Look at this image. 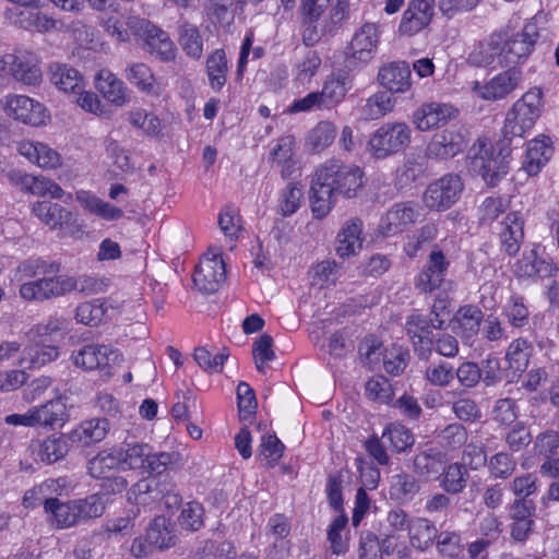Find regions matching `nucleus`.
Segmentation results:
<instances>
[{
    "instance_id": "f257e3e1",
    "label": "nucleus",
    "mask_w": 559,
    "mask_h": 559,
    "mask_svg": "<svg viewBox=\"0 0 559 559\" xmlns=\"http://www.w3.org/2000/svg\"><path fill=\"white\" fill-rule=\"evenodd\" d=\"M364 171L353 164L332 158L316 171L310 187V206L316 218H324L336 203L337 197L355 198L364 187Z\"/></svg>"
},
{
    "instance_id": "f03ea898",
    "label": "nucleus",
    "mask_w": 559,
    "mask_h": 559,
    "mask_svg": "<svg viewBox=\"0 0 559 559\" xmlns=\"http://www.w3.org/2000/svg\"><path fill=\"white\" fill-rule=\"evenodd\" d=\"M478 148L471 158V168L488 186L495 187L509 171L512 142L502 136L496 144L478 139Z\"/></svg>"
},
{
    "instance_id": "7ed1b4c3",
    "label": "nucleus",
    "mask_w": 559,
    "mask_h": 559,
    "mask_svg": "<svg viewBox=\"0 0 559 559\" xmlns=\"http://www.w3.org/2000/svg\"><path fill=\"white\" fill-rule=\"evenodd\" d=\"M543 92L533 87L519 98L508 110L502 128V136L513 142L521 140L535 126L543 112Z\"/></svg>"
},
{
    "instance_id": "20e7f679",
    "label": "nucleus",
    "mask_w": 559,
    "mask_h": 559,
    "mask_svg": "<svg viewBox=\"0 0 559 559\" xmlns=\"http://www.w3.org/2000/svg\"><path fill=\"white\" fill-rule=\"evenodd\" d=\"M381 38L379 25L366 22L353 34L344 50V68L359 71L376 58Z\"/></svg>"
},
{
    "instance_id": "39448f33",
    "label": "nucleus",
    "mask_w": 559,
    "mask_h": 559,
    "mask_svg": "<svg viewBox=\"0 0 559 559\" xmlns=\"http://www.w3.org/2000/svg\"><path fill=\"white\" fill-rule=\"evenodd\" d=\"M411 136L412 130L405 122H386L370 135L367 147L372 157L384 159L404 151Z\"/></svg>"
},
{
    "instance_id": "423d86ee",
    "label": "nucleus",
    "mask_w": 559,
    "mask_h": 559,
    "mask_svg": "<svg viewBox=\"0 0 559 559\" xmlns=\"http://www.w3.org/2000/svg\"><path fill=\"white\" fill-rule=\"evenodd\" d=\"M502 45L501 66L519 64L526 61L539 38L537 27L533 23L526 24L523 29L511 36L507 32L499 31Z\"/></svg>"
},
{
    "instance_id": "0eeeda50",
    "label": "nucleus",
    "mask_w": 559,
    "mask_h": 559,
    "mask_svg": "<svg viewBox=\"0 0 559 559\" xmlns=\"http://www.w3.org/2000/svg\"><path fill=\"white\" fill-rule=\"evenodd\" d=\"M463 189L459 175L445 174L428 185L423 195L424 204L431 211H447L460 200Z\"/></svg>"
},
{
    "instance_id": "6e6552de",
    "label": "nucleus",
    "mask_w": 559,
    "mask_h": 559,
    "mask_svg": "<svg viewBox=\"0 0 559 559\" xmlns=\"http://www.w3.org/2000/svg\"><path fill=\"white\" fill-rule=\"evenodd\" d=\"M0 71L26 85H36L41 81V71L36 55L24 49H16L12 53L2 56Z\"/></svg>"
},
{
    "instance_id": "1a4fd4ad",
    "label": "nucleus",
    "mask_w": 559,
    "mask_h": 559,
    "mask_svg": "<svg viewBox=\"0 0 559 559\" xmlns=\"http://www.w3.org/2000/svg\"><path fill=\"white\" fill-rule=\"evenodd\" d=\"M226 280V265L221 252H206L200 260L193 274V283L202 293L213 294Z\"/></svg>"
},
{
    "instance_id": "9d476101",
    "label": "nucleus",
    "mask_w": 559,
    "mask_h": 559,
    "mask_svg": "<svg viewBox=\"0 0 559 559\" xmlns=\"http://www.w3.org/2000/svg\"><path fill=\"white\" fill-rule=\"evenodd\" d=\"M522 80V71L511 67L487 82L474 81L472 91L485 100H500L510 95L521 84Z\"/></svg>"
},
{
    "instance_id": "9b49d317",
    "label": "nucleus",
    "mask_w": 559,
    "mask_h": 559,
    "mask_svg": "<svg viewBox=\"0 0 559 559\" xmlns=\"http://www.w3.org/2000/svg\"><path fill=\"white\" fill-rule=\"evenodd\" d=\"M1 106L9 117L25 124L37 127L48 119L44 105L25 95H8L1 99Z\"/></svg>"
},
{
    "instance_id": "f8f14e48",
    "label": "nucleus",
    "mask_w": 559,
    "mask_h": 559,
    "mask_svg": "<svg viewBox=\"0 0 559 559\" xmlns=\"http://www.w3.org/2000/svg\"><path fill=\"white\" fill-rule=\"evenodd\" d=\"M450 261L437 247L430 252L428 260L415 278V288L420 293H432L444 282Z\"/></svg>"
},
{
    "instance_id": "ddd939ff",
    "label": "nucleus",
    "mask_w": 559,
    "mask_h": 559,
    "mask_svg": "<svg viewBox=\"0 0 559 559\" xmlns=\"http://www.w3.org/2000/svg\"><path fill=\"white\" fill-rule=\"evenodd\" d=\"M436 0H412L403 12L399 33L402 36H414L425 29L435 15Z\"/></svg>"
},
{
    "instance_id": "4468645a",
    "label": "nucleus",
    "mask_w": 559,
    "mask_h": 559,
    "mask_svg": "<svg viewBox=\"0 0 559 559\" xmlns=\"http://www.w3.org/2000/svg\"><path fill=\"white\" fill-rule=\"evenodd\" d=\"M466 145L463 128H451L436 133L427 144L426 151L431 158L449 159L463 152Z\"/></svg>"
},
{
    "instance_id": "2eb2a0df",
    "label": "nucleus",
    "mask_w": 559,
    "mask_h": 559,
    "mask_svg": "<svg viewBox=\"0 0 559 559\" xmlns=\"http://www.w3.org/2000/svg\"><path fill=\"white\" fill-rule=\"evenodd\" d=\"M7 177L13 187L33 195H49L52 199H61L64 194L63 189L58 183L44 176H34L22 170H11Z\"/></svg>"
},
{
    "instance_id": "dca6fc26",
    "label": "nucleus",
    "mask_w": 559,
    "mask_h": 559,
    "mask_svg": "<svg viewBox=\"0 0 559 559\" xmlns=\"http://www.w3.org/2000/svg\"><path fill=\"white\" fill-rule=\"evenodd\" d=\"M420 216V207L414 202L395 203L381 218L379 228L383 236L404 231Z\"/></svg>"
},
{
    "instance_id": "f3484780",
    "label": "nucleus",
    "mask_w": 559,
    "mask_h": 559,
    "mask_svg": "<svg viewBox=\"0 0 559 559\" xmlns=\"http://www.w3.org/2000/svg\"><path fill=\"white\" fill-rule=\"evenodd\" d=\"M119 357L120 354L118 350H115L107 345L99 344L85 345L72 354V360L76 367L85 370H105L107 376L110 374V362H115Z\"/></svg>"
},
{
    "instance_id": "a211bd4d",
    "label": "nucleus",
    "mask_w": 559,
    "mask_h": 559,
    "mask_svg": "<svg viewBox=\"0 0 559 559\" xmlns=\"http://www.w3.org/2000/svg\"><path fill=\"white\" fill-rule=\"evenodd\" d=\"M515 272L520 277H552L558 272L557 265L545 254L539 245L525 251L516 262Z\"/></svg>"
},
{
    "instance_id": "6ab92c4d",
    "label": "nucleus",
    "mask_w": 559,
    "mask_h": 559,
    "mask_svg": "<svg viewBox=\"0 0 559 559\" xmlns=\"http://www.w3.org/2000/svg\"><path fill=\"white\" fill-rule=\"evenodd\" d=\"M405 329L418 359L428 361L432 354L433 336L427 317L419 313L409 316Z\"/></svg>"
},
{
    "instance_id": "aec40b11",
    "label": "nucleus",
    "mask_w": 559,
    "mask_h": 559,
    "mask_svg": "<svg viewBox=\"0 0 559 559\" xmlns=\"http://www.w3.org/2000/svg\"><path fill=\"white\" fill-rule=\"evenodd\" d=\"M457 110L444 103H425L413 114V123L419 131H429L439 128L455 118Z\"/></svg>"
},
{
    "instance_id": "412c9836",
    "label": "nucleus",
    "mask_w": 559,
    "mask_h": 559,
    "mask_svg": "<svg viewBox=\"0 0 559 559\" xmlns=\"http://www.w3.org/2000/svg\"><path fill=\"white\" fill-rule=\"evenodd\" d=\"M499 241L501 250L514 257L524 239V219L519 212L509 213L499 224Z\"/></svg>"
},
{
    "instance_id": "4be33fe9",
    "label": "nucleus",
    "mask_w": 559,
    "mask_h": 559,
    "mask_svg": "<svg viewBox=\"0 0 559 559\" xmlns=\"http://www.w3.org/2000/svg\"><path fill=\"white\" fill-rule=\"evenodd\" d=\"M381 86L391 93H405L411 86V69L405 61H392L382 66L378 72Z\"/></svg>"
},
{
    "instance_id": "5701e85b",
    "label": "nucleus",
    "mask_w": 559,
    "mask_h": 559,
    "mask_svg": "<svg viewBox=\"0 0 559 559\" xmlns=\"http://www.w3.org/2000/svg\"><path fill=\"white\" fill-rule=\"evenodd\" d=\"M352 72L344 68L343 71L332 74L325 80L321 92H318L324 108H333L344 99L353 85Z\"/></svg>"
},
{
    "instance_id": "b1692460",
    "label": "nucleus",
    "mask_w": 559,
    "mask_h": 559,
    "mask_svg": "<svg viewBox=\"0 0 559 559\" xmlns=\"http://www.w3.org/2000/svg\"><path fill=\"white\" fill-rule=\"evenodd\" d=\"M147 542L157 550H165L174 547L177 543L176 524L164 515L155 516L147 525Z\"/></svg>"
},
{
    "instance_id": "393cba45",
    "label": "nucleus",
    "mask_w": 559,
    "mask_h": 559,
    "mask_svg": "<svg viewBox=\"0 0 559 559\" xmlns=\"http://www.w3.org/2000/svg\"><path fill=\"white\" fill-rule=\"evenodd\" d=\"M500 45H502L501 35L493 32L473 48L467 62L474 67H488L497 61L501 66V51L503 50Z\"/></svg>"
},
{
    "instance_id": "a878e982",
    "label": "nucleus",
    "mask_w": 559,
    "mask_h": 559,
    "mask_svg": "<svg viewBox=\"0 0 559 559\" xmlns=\"http://www.w3.org/2000/svg\"><path fill=\"white\" fill-rule=\"evenodd\" d=\"M554 153L552 143L549 136L538 135L527 143L524 169L528 175H536L549 160Z\"/></svg>"
},
{
    "instance_id": "bb28decb",
    "label": "nucleus",
    "mask_w": 559,
    "mask_h": 559,
    "mask_svg": "<svg viewBox=\"0 0 559 559\" xmlns=\"http://www.w3.org/2000/svg\"><path fill=\"white\" fill-rule=\"evenodd\" d=\"M484 320L483 311L472 305L461 307L453 318V330L463 340L468 343L480 331V324Z\"/></svg>"
},
{
    "instance_id": "cd10ccee",
    "label": "nucleus",
    "mask_w": 559,
    "mask_h": 559,
    "mask_svg": "<svg viewBox=\"0 0 559 559\" xmlns=\"http://www.w3.org/2000/svg\"><path fill=\"white\" fill-rule=\"evenodd\" d=\"M362 221L358 217L348 219L336 237V253L341 258L353 255L361 248Z\"/></svg>"
},
{
    "instance_id": "c85d7f7f",
    "label": "nucleus",
    "mask_w": 559,
    "mask_h": 559,
    "mask_svg": "<svg viewBox=\"0 0 559 559\" xmlns=\"http://www.w3.org/2000/svg\"><path fill=\"white\" fill-rule=\"evenodd\" d=\"M47 521L56 528L62 530L79 524L74 500L67 502L53 497L46 503Z\"/></svg>"
},
{
    "instance_id": "c756f323",
    "label": "nucleus",
    "mask_w": 559,
    "mask_h": 559,
    "mask_svg": "<svg viewBox=\"0 0 559 559\" xmlns=\"http://www.w3.org/2000/svg\"><path fill=\"white\" fill-rule=\"evenodd\" d=\"M109 429L106 418H93L85 420L70 432L71 442L82 447L102 441Z\"/></svg>"
},
{
    "instance_id": "7c9ffc66",
    "label": "nucleus",
    "mask_w": 559,
    "mask_h": 559,
    "mask_svg": "<svg viewBox=\"0 0 559 559\" xmlns=\"http://www.w3.org/2000/svg\"><path fill=\"white\" fill-rule=\"evenodd\" d=\"M143 48L164 62L175 60L177 53L176 46L168 33L157 25L143 40Z\"/></svg>"
},
{
    "instance_id": "2f4dec72",
    "label": "nucleus",
    "mask_w": 559,
    "mask_h": 559,
    "mask_svg": "<svg viewBox=\"0 0 559 559\" xmlns=\"http://www.w3.org/2000/svg\"><path fill=\"white\" fill-rule=\"evenodd\" d=\"M20 153L41 168H57L61 165V155L41 142H22Z\"/></svg>"
},
{
    "instance_id": "473e14b6",
    "label": "nucleus",
    "mask_w": 559,
    "mask_h": 559,
    "mask_svg": "<svg viewBox=\"0 0 559 559\" xmlns=\"http://www.w3.org/2000/svg\"><path fill=\"white\" fill-rule=\"evenodd\" d=\"M439 486L448 495H460L467 487L469 473L464 464L450 463L439 473Z\"/></svg>"
},
{
    "instance_id": "72a5a7b5",
    "label": "nucleus",
    "mask_w": 559,
    "mask_h": 559,
    "mask_svg": "<svg viewBox=\"0 0 559 559\" xmlns=\"http://www.w3.org/2000/svg\"><path fill=\"white\" fill-rule=\"evenodd\" d=\"M96 87L110 103L122 106L128 102L124 83L108 70H100L96 75Z\"/></svg>"
},
{
    "instance_id": "f704fd0d",
    "label": "nucleus",
    "mask_w": 559,
    "mask_h": 559,
    "mask_svg": "<svg viewBox=\"0 0 559 559\" xmlns=\"http://www.w3.org/2000/svg\"><path fill=\"white\" fill-rule=\"evenodd\" d=\"M178 43L182 51L193 60H200L204 52V40L200 28L183 21L178 25Z\"/></svg>"
},
{
    "instance_id": "c9c22d12",
    "label": "nucleus",
    "mask_w": 559,
    "mask_h": 559,
    "mask_svg": "<svg viewBox=\"0 0 559 559\" xmlns=\"http://www.w3.org/2000/svg\"><path fill=\"white\" fill-rule=\"evenodd\" d=\"M50 81L64 93H79L83 88V78L78 70L63 63H51Z\"/></svg>"
},
{
    "instance_id": "e433bc0d",
    "label": "nucleus",
    "mask_w": 559,
    "mask_h": 559,
    "mask_svg": "<svg viewBox=\"0 0 559 559\" xmlns=\"http://www.w3.org/2000/svg\"><path fill=\"white\" fill-rule=\"evenodd\" d=\"M420 483L412 474L397 473L391 477L390 497L399 503H408L420 491Z\"/></svg>"
},
{
    "instance_id": "4c0bfd02",
    "label": "nucleus",
    "mask_w": 559,
    "mask_h": 559,
    "mask_svg": "<svg viewBox=\"0 0 559 559\" xmlns=\"http://www.w3.org/2000/svg\"><path fill=\"white\" fill-rule=\"evenodd\" d=\"M33 213L50 228L62 227L72 221V213L58 203L38 201L33 205Z\"/></svg>"
},
{
    "instance_id": "58836bf2",
    "label": "nucleus",
    "mask_w": 559,
    "mask_h": 559,
    "mask_svg": "<svg viewBox=\"0 0 559 559\" xmlns=\"http://www.w3.org/2000/svg\"><path fill=\"white\" fill-rule=\"evenodd\" d=\"M532 355V343L524 337H518L509 344L506 359L514 373L522 374L527 369Z\"/></svg>"
},
{
    "instance_id": "ea45409f",
    "label": "nucleus",
    "mask_w": 559,
    "mask_h": 559,
    "mask_svg": "<svg viewBox=\"0 0 559 559\" xmlns=\"http://www.w3.org/2000/svg\"><path fill=\"white\" fill-rule=\"evenodd\" d=\"M36 427L62 426L67 418L66 405L61 400H52L33 407Z\"/></svg>"
},
{
    "instance_id": "a19ab883",
    "label": "nucleus",
    "mask_w": 559,
    "mask_h": 559,
    "mask_svg": "<svg viewBox=\"0 0 559 559\" xmlns=\"http://www.w3.org/2000/svg\"><path fill=\"white\" fill-rule=\"evenodd\" d=\"M205 68L211 88L219 92L226 84L228 73V61L224 49H216L210 53Z\"/></svg>"
},
{
    "instance_id": "79ce46f5",
    "label": "nucleus",
    "mask_w": 559,
    "mask_h": 559,
    "mask_svg": "<svg viewBox=\"0 0 559 559\" xmlns=\"http://www.w3.org/2000/svg\"><path fill=\"white\" fill-rule=\"evenodd\" d=\"M122 465L120 454L116 449L103 450L92 460H90L87 469L91 477L95 479L112 476L114 471Z\"/></svg>"
},
{
    "instance_id": "37998d69",
    "label": "nucleus",
    "mask_w": 559,
    "mask_h": 559,
    "mask_svg": "<svg viewBox=\"0 0 559 559\" xmlns=\"http://www.w3.org/2000/svg\"><path fill=\"white\" fill-rule=\"evenodd\" d=\"M411 545L418 550L428 549L437 537L435 524L425 518L412 520L408 528Z\"/></svg>"
},
{
    "instance_id": "c03bdc74",
    "label": "nucleus",
    "mask_w": 559,
    "mask_h": 559,
    "mask_svg": "<svg viewBox=\"0 0 559 559\" xmlns=\"http://www.w3.org/2000/svg\"><path fill=\"white\" fill-rule=\"evenodd\" d=\"M60 271V263L55 261H46L40 258H29L22 261L16 270L14 277L22 282L26 278H33L39 275L57 274Z\"/></svg>"
},
{
    "instance_id": "a18cd8bd",
    "label": "nucleus",
    "mask_w": 559,
    "mask_h": 559,
    "mask_svg": "<svg viewBox=\"0 0 559 559\" xmlns=\"http://www.w3.org/2000/svg\"><path fill=\"white\" fill-rule=\"evenodd\" d=\"M76 199L85 210L104 219L115 221L119 219L123 215L121 209L103 201L102 199L97 198L96 195L90 192L80 191L76 193Z\"/></svg>"
},
{
    "instance_id": "49530a36",
    "label": "nucleus",
    "mask_w": 559,
    "mask_h": 559,
    "mask_svg": "<svg viewBox=\"0 0 559 559\" xmlns=\"http://www.w3.org/2000/svg\"><path fill=\"white\" fill-rule=\"evenodd\" d=\"M59 348L52 345L33 344L24 349L20 364L25 368H39L56 360Z\"/></svg>"
},
{
    "instance_id": "de8ad7c7",
    "label": "nucleus",
    "mask_w": 559,
    "mask_h": 559,
    "mask_svg": "<svg viewBox=\"0 0 559 559\" xmlns=\"http://www.w3.org/2000/svg\"><path fill=\"white\" fill-rule=\"evenodd\" d=\"M395 102L388 92H378L367 98L360 108V116L365 120H377L391 112Z\"/></svg>"
},
{
    "instance_id": "09e8293b",
    "label": "nucleus",
    "mask_w": 559,
    "mask_h": 559,
    "mask_svg": "<svg viewBox=\"0 0 559 559\" xmlns=\"http://www.w3.org/2000/svg\"><path fill=\"white\" fill-rule=\"evenodd\" d=\"M72 444L70 433L51 436L40 445V460L48 464L55 463L67 455Z\"/></svg>"
},
{
    "instance_id": "8fccbe9b",
    "label": "nucleus",
    "mask_w": 559,
    "mask_h": 559,
    "mask_svg": "<svg viewBox=\"0 0 559 559\" xmlns=\"http://www.w3.org/2000/svg\"><path fill=\"white\" fill-rule=\"evenodd\" d=\"M530 310L522 296H511L502 307V316L514 329H523L530 322Z\"/></svg>"
},
{
    "instance_id": "3c124183",
    "label": "nucleus",
    "mask_w": 559,
    "mask_h": 559,
    "mask_svg": "<svg viewBox=\"0 0 559 559\" xmlns=\"http://www.w3.org/2000/svg\"><path fill=\"white\" fill-rule=\"evenodd\" d=\"M59 488H61L60 479H47L25 492L23 497V506L25 508H36L43 504L44 511L46 512L47 501L53 499L51 495Z\"/></svg>"
},
{
    "instance_id": "603ef678",
    "label": "nucleus",
    "mask_w": 559,
    "mask_h": 559,
    "mask_svg": "<svg viewBox=\"0 0 559 559\" xmlns=\"http://www.w3.org/2000/svg\"><path fill=\"white\" fill-rule=\"evenodd\" d=\"M126 79L140 91L146 94L155 93V78L148 66L142 62H135L128 66L124 70Z\"/></svg>"
},
{
    "instance_id": "864d4df0",
    "label": "nucleus",
    "mask_w": 559,
    "mask_h": 559,
    "mask_svg": "<svg viewBox=\"0 0 559 559\" xmlns=\"http://www.w3.org/2000/svg\"><path fill=\"white\" fill-rule=\"evenodd\" d=\"M116 450L120 454L121 464H127L132 469H144L152 449L146 443L124 442L123 447Z\"/></svg>"
},
{
    "instance_id": "5fc2aeb1",
    "label": "nucleus",
    "mask_w": 559,
    "mask_h": 559,
    "mask_svg": "<svg viewBox=\"0 0 559 559\" xmlns=\"http://www.w3.org/2000/svg\"><path fill=\"white\" fill-rule=\"evenodd\" d=\"M413 469L420 477L437 475L442 469V456L433 450L420 452L413 459Z\"/></svg>"
},
{
    "instance_id": "6e6d98bb",
    "label": "nucleus",
    "mask_w": 559,
    "mask_h": 559,
    "mask_svg": "<svg viewBox=\"0 0 559 559\" xmlns=\"http://www.w3.org/2000/svg\"><path fill=\"white\" fill-rule=\"evenodd\" d=\"M382 440L388 441L396 452H404L414 444V436L408 428L400 424H390L382 433Z\"/></svg>"
},
{
    "instance_id": "4d7b16f0",
    "label": "nucleus",
    "mask_w": 559,
    "mask_h": 559,
    "mask_svg": "<svg viewBox=\"0 0 559 559\" xmlns=\"http://www.w3.org/2000/svg\"><path fill=\"white\" fill-rule=\"evenodd\" d=\"M335 134L336 129L332 122L321 121L309 132L307 145L319 153L332 144Z\"/></svg>"
},
{
    "instance_id": "13d9d810",
    "label": "nucleus",
    "mask_w": 559,
    "mask_h": 559,
    "mask_svg": "<svg viewBox=\"0 0 559 559\" xmlns=\"http://www.w3.org/2000/svg\"><path fill=\"white\" fill-rule=\"evenodd\" d=\"M79 523L100 518L105 511L106 502L99 493L90 495L83 499L74 500Z\"/></svg>"
},
{
    "instance_id": "bf43d9fd",
    "label": "nucleus",
    "mask_w": 559,
    "mask_h": 559,
    "mask_svg": "<svg viewBox=\"0 0 559 559\" xmlns=\"http://www.w3.org/2000/svg\"><path fill=\"white\" fill-rule=\"evenodd\" d=\"M487 467L491 477L507 479L514 473L516 461L510 453L501 451L488 460Z\"/></svg>"
},
{
    "instance_id": "052dcab7",
    "label": "nucleus",
    "mask_w": 559,
    "mask_h": 559,
    "mask_svg": "<svg viewBox=\"0 0 559 559\" xmlns=\"http://www.w3.org/2000/svg\"><path fill=\"white\" fill-rule=\"evenodd\" d=\"M427 151L425 153L411 154L403 167L401 168V177L405 178L406 181H415L418 178L426 176L429 170V159Z\"/></svg>"
},
{
    "instance_id": "680f3d73",
    "label": "nucleus",
    "mask_w": 559,
    "mask_h": 559,
    "mask_svg": "<svg viewBox=\"0 0 559 559\" xmlns=\"http://www.w3.org/2000/svg\"><path fill=\"white\" fill-rule=\"evenodd\" d=\"M273 338L271 335L263 333L252 344V356L255 368L259 372H265V364L275 359L273 350Z\"/></svg>"
},
{
    "instance_id": "e2e57ef3",
    "label": "nucleus",
    "mask_w": 559,
    "mask_h": 559,
    "mask_svg": "<svg viewBox=\"0 0 559 559\" xmlns=\"http://www.w3.org/2000/svg\"><path fill=\"white\" fill-rule=\"evenodd\" d=\"M409 360V352L402 346L392 345L386 348L383 356L384 370L392 374L399 376L407 367Z\"/></svg>"
},
{
    "instance_id": "0e129e2a",
    "label": "nucleus",
    "mask_w": 559,
    "mask_h": 559,
    "mask_svg": "<svg viewBox=\"0 0 559 559\" xmlns=\"http://www.w3.org/2000/svg\"><path fill=\"white\" fill-rule=\"evenodd\" d=\"M106 313L105 302L100 299L83 302L75 310V320L85 325H97Z\"/></svg>"
},
{
    "instance_id": "69168bd1",
    "label": "nucleus",
    "mask_w": 559,
    "mask_h": 559,
    "mask_svg": "<svg viewBox=\"0 0 559 559\" xmlns=\"http://www.w3.org/2000/svg\"><path fill=\"white\" fill-rule=\"evenodd\" d=\"M425 379L435 386L447 388L454 380V369L447 361L430 364L425 370Z\"/></svg>"
},
{
    "instance_id": "338daca9",
    "label": "nucleus",
    "mask_w": 559,
    "mask_h": 559,
    "mask_svg": "<svg viewBox=\"0 0 559 559\" xmlns=\"http://www.w3.org/2000/svg\"><path fill=\"white\" fill-rule=\"evenodd\" d=\"M454 379L464 390H472L481 381L483 370L477 362L466 360L454 370Z\"/></svg>"
},
{
    "instance_id": "774afa93",
    "label": "nucleus",
    "mask_w": 559,
    "mask_h": 559,
    "mask_svg": "<svg viewBox=\"0 0 559 559\" xmlns=\"http://www.w3.org/2000/svg\"><path fill=\"white\" fill-rule=\"evenodd\" d=\"M365 391L368 399L389 403L393 399V389L390 381L381 374L373 376L365 384Z\"/></svg>"
}]
</instances>
